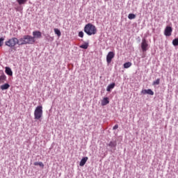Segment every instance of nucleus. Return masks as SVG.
Returning a JSON list of instances; mask_svg holds the SVG:
<instances>
[{
	"instance_id": "9b49d317",
	"label": "nucleus",
	"mask_w": 178,
	"mask_h": 178,
	"mask_svg": "<svg viewBox=\"0 0 178 178\" xmlns=\"http://www.w3.org/2000/svg\"><path fill=\"white\" fill-rule=\"evenodd\" d=\"M141 94L145 95V94H148L149 95H154V91H152V90L151 89H148V90H143L141 91Z\"/></svg>"
},
{
	"instance_id": "7ed1b4c3",
	"label": "nucleus",
	"mask_w": 178,
	"mask_h": 178,
	"mask_svg": "<svg viewBox=\"0 0 178 178\" xmlns=\"http://www.w3.org/2000/svg\"><path fill=\"white\" fill-rule=\"evenodd\" d=\"M16 44H17V38H13L6 42V45H7V47H10V48L15 47Z\"/></svg>"
},
{
	"instance_id": "39448f33",
	"label": "nucleus",
	"mask_w": 178,
	"mask_h": 178,
	"mask_svg": "<svg viewBox=\"0 0 178 178\" xmlns=\"http://www.w3.org/2000/svg\"><path fill=\"white\" fill-rule=\"evenodd\" d=\"M115 58V52L110 51L108 53L106 56V62L108 65H110V63L112 62V60Z\"/></svg>"
},
{
	"instance_id": "f8f14e48",
	"label": "nucleus",
	"mask_w": 178,
	"mask_h": 178,
	"mask_svg": "<svg viewBox=\"0 0 178 178\" xmlns=\"http://www.w3.org/2000/svg\"><path fill=\"white\" fill-rule=\"evenodd\" d=\"M87 161H88V157L86 156V157H83L80 163H79V165L80 166H84L86 165V163H87Z\"/></svg>"
},
{
	"instance_id": "ddd939ff",
	"label": "nucleus",
	"mask_w": 178,
	"mask_h": 178,
	"mask_svg": "<svg viewBox=\"0 0 178 178\" xmlns=\"http://www.w3.org/2000/svg\"><path fill=\"white\" fill-rule=\"evenodd\" d=\"M6 74L8 76H13V72H12V69L9 67H6V70H5Z\"/></svg>"
},
{
	"instance_id": "423d86ee",
	"label": "nucleus",
	"mask_w": 178,
	"mask_h": 178,
	"mask_svg": "<svg viewBox=\"0 0 178 178\" xmlns=\"http://www.w3.org/2000/svg\"><path fill=\"white\" fill-rule=\"evenodd\" d=\"M141 48H142L143 52H145L148 50V42H147V40L145 39L142 40Z\"/></svg>"
},
{
	"instance_id": "6e6552de",
	"label": "nucleus",
	"mask_w": 178,
	"mask_h": 178,
	"mask_svg": "<svg viewBox=\"0 0 178 178\" xmlns=\"http://www.w3.org/2000/svg\"><path fill=\"white\" fill-rule=\"evenodd\" d=\"M6 81V75H5V73H3V71H0V84H2V83H5Z\"/></svg>"
},
{
	"instance_id": "dca6fc26",
	"label": "nucleus",
	"mask_w": 178,
	"mask_h": 178,
	"mask_svg": "<svg viewBox=\"0 0 178 178\" xmlns=\"http://www.w3.org/2000/svg\"><path fill=\"white\" fill-rule=\"evenodd\" d=\"M115 83H113L108 85L106 88V91H108V92L111 91V90L115 88Z\"/></svg>"
},
{
	"instance_id": "c85d7f7f",
	"label": "nucleus",
	"mask_w": 178,
	"mask_h": 178,
	"mask_svg": "<svg viewBox=\"0 0 178 178\" xmlns=\"http://www.w3.org/2000/svg\"><path fill=\"white\" fill-rule=\"evenodd\" d=\"M39 163H40V162H35V163H33V165H34L35 166H38V165H39Z\"/></svg>"
},
{
	"instance_id": "0eeeda50",
	"label": "nucleus",
	"mask_w": 178,
	"mask_h": 178,
	"mask_svg": "<svg viewBox=\"0 0 178 178\" xmlns=\"http://www.w3.org/2000/svg\"><path fill=\"white\" fill-rule=\"evenodd\" d=\"M172 31L173 29H172V26H166L164 30V35H165V37H170Z\"/></svg>"
},
{
	"instance_id": "a878e982",
	"label": "nucleus",
	"mask_w": 178,
	"mask_h": 178,
	"mask_svg": "<svg viewBox=\"0 0 178 178\" xmlns=\"http://www.w3.org/2000/svg\"><path fill=\"white\" fill-rule=\"evenodd\" d=\"M3 38H0V47H1L2 45H3Z\"/></svg>"
},
{
	"instance_id": "6ab92c4d",
	"label": "nucleus",
	"mask_w": 178,
	"mask_h": 178,
	"mask_svg": "<svg viewBox=\"0 0 178 178\" xmlns=\"http://www.w3.org/2000/svg\"><path fill=\"white\" fill-rule=\"evenodd\" d=\"M108 147H111V148H113V147H116V142L111 141L108 144Z\"/></svg>"
},
{
	"instance_id": "a211bd4d",
	"label": "nucleus",
	"mask_w": 178,
	"mask_h": 178,
	"mask_svg": "<svg viewBox=\"0 0 178 178\" xmlns=\"http://www.w3.org/2000/svg\"><path fill=\"white\" fill-rule=\"evenodd\" d=\"M131 66V63L127 62L124 64V69H129Z\"/></svg>"
},
{
	"instance_id": "393cba45",
	"label": "nucleus",
	"mask_w": 178,
	"mask_h": 178,
	"mask_svg": "<svg viewBox=\"0 0 178 178\" xmlns=\"http://www.w3.org/2000/svg\"><path fill=\"white\" fill-rule=\"evenodd\" d=\"M79 37H81V38H83L84 37V33L83 31H80L79 33Z\"/></svg>"
},
{
	"instance_id": "4468645a",
	"label": "nucleus",
	"mask_w": 178,
	"mask_h": 178,
	"mask_svg": "<svg viewBox=\"0 0 178 178\" xmlns=\"http://www.w3.org/2000/svg\"><path fill=\"white\" fill-rule=\"evenodd\" d=\"M109 104V99L108 97H104L102 101V106H105V105H108Z\"/></svg>"
},
{
	"instance_id": "cd10ccee",
	"label": "nucleus",
	"mask_w": 178,
	"mask_h": 178,
	"mask_svg": "<svg viewBox=\"0 0 178 178\" xmlns=\"http://www.w3.org/2000/svg\"><path fill=\"white\" fill-rule=\"evenodd\" d=\"M38 166H40V168H44V163L42 162H39V165Z\"/></svg>"
},
{
	"instance_id": "9d476101",
	"label": "nucleus",
	"mask_w": 178,
	"mask_h": 178,
	"mask_svg": "<svg viewBox=\"0 0 178 178\" xmlns=\"http://www.w3.org/2000/svg\"><path fill=\"white\" fill-rule=\"evenodd\" d=\"M17 45H26V39H25L24 36L23 38H20L19 40L17 39Z\"/></svg>"
},
{
	"instance_id": "5701e85b",
	"label": "nucleus",
	"mask_w": 178,
	"mask_h": 178,
	"mask_svg": "<svg viewBox=\"0 0 178 178\" xmlns=\"http://www.w3.org/2000/svg\"><path fill=\"white\" fill-rule=\"evenodd\" d=\"M80 48H82L83 49H87V48H88V43L81 44Z\"/></svg>"
},
{
	"instance_id": "bb28decb",
	"label": "nucleus",
	"mask_w": 178,
	"mask_h": 178,
	"mask_svg": "<svg viewBox=\"0 0 178 178\" xmlns=\"http://www.w3.org/2000/svg\"><path fill=\"white\" fill-rule=\"evenodd\" d=\"M117 129H119V125L115 124V125L113 127V130H116Z\"/></svg>"
},
{
	"instance_id": "f3484780",
	"label": "nucleus",
	"mask_w": 178,
	"mask_h": 178,
	"mask_svg": "<svg viewBox=\"0 0 178 178\" xmlns=\"http://www.w3.org/2000/svg\"><path fill=\"white\" fill-rule=\"evenodd\" d=\"M54 33L58 35V37H60V35H62L60 31L58 29H54Z\"/></svg>"
},
{
	"instance_id": "412c9836",
	"label": "nucleus",
	"mask_w": 178,
	"mask_h": 178,
	"mask_svg": "<svg viewBox=\"0 0 178 178\" xmlns=\"http://www.w3.org/2000/svg\"><path fill=\"white\" fill-rule=\"evenodd\" d=\"M172 44L174 47H178V38H175L172 40Z\"/></svg>"
},
{
	"instance_id": "aec40b11",
	"label": "nucleus",
	"mask_w": 178,
	"mask_h": 178,
	"mask_svg": "<svg viewBox=\"0 0 178 178\" xmlns=\"http://www.w3.org/2000/svg\"><path fill=\"white\" fill-rule=\"evenodd\" d=\"M17 2L19 3V5H24V3L27 2V0H17Z\"/></svg>"
},
{
	"instance_id": "20e7f679",
	"label": "nucleus",
	"mask_w": 178,
	"mask_h": 178,
	"mask_svg": "<svg viewBox=\"0 0 178 178\" xmlns=\"http://www.w3.org/2000/svg\"><path fill=\"white\" fill-rule=\"evenodd\" d=\"M24 38H25V42L27 45V44H34V42H35V39H34V38H33V36L31 35H24Z\"/></svg>"
},
{
	"instance_id": "f03ea898",
	"label": "nucleus",
	"mask_w": 178,
	"mask_h": 178,
	"mask_svg": "<svg viewBox=\"0 0 178 178\" xmlns=\"http://www.w3.org/2000/svg\"><path fill=\"white\" fill-rule=\"evenodd\" d=\"M34 117L36 120H40L42 118V106H38L34 111Z\"/></svg>"
},
{
	"instance_id": "1a4fd4ad",
	"label": "nucleus",
	"mask_w": 178,
	"mask_h": 178,
	"mask_svg": "<svg viewBox=\"0 0 178 178\" xmlns=\"http://www.w3.org/2000/svg\"><path fill=\"white\" fill-rule=\"evenodd\" d=\"M33 38L35 40V38H41V37H42V33H41V32L39 31H36L33 32Z\"/></svg>"
},
{
	"instance_id": "2eb2a0df",
	"label": "nucleus",
	"mask_w": 178,
	"mask_h": 178,
	"mask_svg": "<svg viewBox=\"0 0 178 178\" xmlns=\"http://www.w3.org/2000/svg\"><path fill=\"white\" fill-rule=\"evenodd\" d=\"M9 87H10V85H9L8 83H5L3 85H1L0 86V88L1 90H8Z\"/></svg>"
},
{
	"instance_id": "b1692460",
	"label": "nucleus",
	"mask_w": 178,
	"mask_h": 178,
	"mask_svg": "<svg viewBox=\"0 0 178 178\" xmlns=\"http://www.w3.org/2000/svg\"><path fill=\"white\" fill-rule=\"evenodd\" d=\"M160 81H161V79H157L156 81H154L153 82V86H158V85H159Z\"/></svg>"
},
{
	"instance_id": "4be33fe9",
	"label": "nucleus",
	"mask_w": 178,
	"mask_h": 178,
	"mask_svg": "<svg viewBox=\"0 0 178 178\" xmlns=\"http://www.w3.org/2000/svg\"><path fill=\"white\" fill-rule=\"evenodd\" d=\"M136 17V15L133 14V13H130L128 15V19H129V20H131L133 19H134Z\"/></svg>"
},
{
	"instance_id": "f257e3e1",
	"label": "nucleus",
	"mask_w": 178,
	"mask_h": 178,
	"mask_svg": "<svg viewBox=\"0 0 178 178\" xmlns=\"http://www.w3.org/2000/svg\"><path fill=\"white\" fill-rule=\"evenodd\" d=\"M84 32L88 35H94V34H97V28L92 24L89 23L85 26Z\"/></svg>"
}]
</instances>
